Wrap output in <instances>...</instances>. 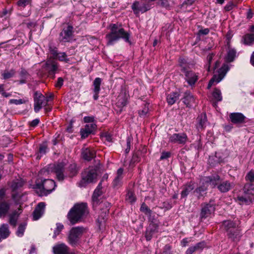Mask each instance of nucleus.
I'll use <instances>...</instances> for the list:
<instances>
[{
    "instance_id": "obj_1",
    "label": "nucleus",
    "mask_w": 254,
    "mask_h": 254,
    "mask_svg": "<svg viewBox=\"0 0 254 254\" xmlns=\"http://www.w3.org/2000/svg\"><path fill=\"white\" fill-rule=\"evenodd\" d=\"M110 29L111 32L106 36L107 45H113L120 39H123L126 42L131 44L129 40L130 34L126 31L121 25L112 24L110 25Z\"/></svg>"
},
{
    "instance_id": "obj_2",
    "label": "nucleus",
    "mask_w": 254,
    "mask_h": 254,
    "mask_svg": "<svg viewBox=\"0 0 254 254\" xmlns=\"http://www.w3.org/2000/svg\"><path fill=\"white\" fill-rule=\"evenodd\" d=\"M88 213L85 203L75 204L68 214V219L72 224L80 221Z\"/></svg>"
},
{
    "instance_id": "obj_3",
    "label": "nucleus",
    "mask_w": 254,
    "mask_h": 254,
    "mask_svg": "<svg viewBox=\"0 0 254 254\" xmlns=\"http://www.w3.org/2000/svg\"><path fill=\"white\" fill-rule=\"evenodd\" d=\"M223 225L229 238L234 242H237L240 240L241 235L240 230L237 228L238 224L230 220H226L223 222Z\"/></svg>"
},
{
    "instance_id": "obj_4",
    "label": "nucleus",
    "mask_w": 254,
    "mask_h": 254,
    "mask_svg": "<svg viewBox=\"0 0 254 254\" xmlns=\"http://www.w3.org/2000/svg\"><path fill=\"white\" fill-rule=\"evenodd\" d=\"M244 195L238 196L237 200L240 204H248L254 200V186L247 184L244 188Z\"/></svg>"
},
{
    "instance_id": "obj_5",
    "label": "nucleus",
    "mask_w": 254,
    "mask_h": 254,
    "mask_svg": "<svg viewBox=\"0 0 254 254\" xmlns=\"http://www.w3.org/2000/svg\"><path fill=\"white\" fill-rule=\"evenodd\" d=\"M97 177L96 171L95 169L85 170L82 174L81 180L78 183V187H85L88 184L96 182Z\"/></svg>"
},
{
    "instance_id": "obj_6",
    "label": "nucleus",
    "mask_w": 254,
    "mask_h": 254,
    "mask_svg": "<svg viewBox=\"0 0 254 254\" xmlns=\"http://www.w3.org/2000/svg\"><path fill=\"white\" fill-rule=\"evenodd\" d=\"M220 180V177L218 175H215L211 177H205L203 181L202 184L204 185L203 187H200L195 190L194 192L196 193L198 197H199L201 192H204L207 187L210 186L212 187H215Z\"/></svg>"
},
{
    "instance_id": "obj_7",
    "label": "nucleus",
    "mask_w": 254,
    "mask_h": 254,
    "mask_svg": "<svg viewBox=\"0 0 254 254\" xmlns=\"http://www.w3.org/2000/svg\"><path fill=\"white\" fill-rule=\"evenodd\" d=\"M229 69V67L228 64H224L218 70L217 74H215L212 79L209 81L207 88L209 89L214 83L217 84L220 82L224 77Z\"/></svg>"
},
{
    "instance_id": "obj_8",
    "label": "nucleus",
    "mask_w": 254,
    "mask_h": 254,
    "mask_svg": "<svg viewBox=\"0 0 254 254\" xmlns=\"http://www.w3.org/2000/svg\"><path fill=\"white\" fill-rule=\"evenodd\" d=\"M83 231L84 229L82 227L72 228L70 230L68 237L69 243L72 245H75L82 235Z\"/></svg>"
},
{
    "instance_id": "obj_9",
    "label": "nucleus",
    "mask_w": 254,
    "mask_h": 254,
    "mask_svg": "<svg viewBox=\"0 0 254 254\" xmlns=\"http://www.w3.org/2000/svg\"><path fill=\"white\" fill-rule=\"evenodd\" d=\"M39 189H42L44 194H47L51 192L55 188L56 184L54 181L51 179L45 180L42 184L36 185Z\"/></svg>"
},
{
    "instance_id": "obj_10",
    "label": "nucleus",
    "mask_w": 254,
    "mask_h": 254,
    "mask_svg": "<svg viewBox=\"0 0 254 254\" xmlns=\"http://www.w3.org/2000/svg\"><path fill=\"white\" fill-rule=\"evenodd\" d=\"M48 100L41 94L36 93L34 98V109L36 113L38 112L43 106L46 105Z\"/></svg>"
},
{
    "instance_id": "obj_11",
    "label": "nucleus",
    "mask_w": 254,
    "mask_h": 254,
    "mask_svg": "<svg viewBox=\"0 0 254 254\" xmlns=\"http://www.w3.org/2000/svg\"><path fill=\"white\" fill-rule=\"evenodd\" d=\"M184 60H180L181 66L182 67V71L185 73L186 80L190 85H194L198 79L196 74L191 71H187L183 67V62Z\"/></svg>"
},
{
    "instance_id": "obj_12",
    "label": "nucleus",
    "mask_w": 254,
    "mask_h": 254,
    "mask_svg": "<svg viewBox=\"0 0 254 254\" xmlns=\"http://www.w3.org/2000/svg\"><path fill=\"white\" fill-rule=\"evenodd\" d=\"M50 54L52 55L54 59H57L61 62L68 63L69 60L67 58V56L64 52H59L56 48H50Z\"/></svg>"
},
{
    "instance_id": "obj_13",
    "label": "nucleus",
    "mask_w": 254,
    "mask_h": 254,
    "mask_svg": "<svg viewBox=\"0 0 254 254\" xmlns=\"http://www.w3.org/2000/svg\"><path fill=\"white\" fill-rule=\"evenodd\" d=\"M188 140V137L185 133H174L169 137V141L173 143L184 144Z\"/></svg>"
},
{
    "instance_id": "obj_14",
    "label": "nucleus",
    "mask_w": 254,
    "mask_h": 254,
    "mask_svg": "<svg viewBox=\"0 0 254 254\" xmlns=\"http://www.w3.org/2000/svg\"><path fill=\"white\" fill-rule=\"evenodd\" d=\"M45 68L50 75L54 77V75L58 69V64L56 62L50 58L46 63Z\"/></svg>"
},
{
    "instance_id": "obj_15",
    "label": "nucleus",
    "mask_w": 254,
    "mask_h": 254,
    "mask_svg": "<svg viewBox=\"0 0 254 254\" xmlns=\"http://www.w3.org/2000/svg\"><path fill=\"white\" fill-rule=\"evenodd\" d=\"M131 8L135 14L139 12L143 13L148 10L150 8V5L149 4H140L138 1H135L132 4Z\"/></svg>"
},
{
    "instance_id": "obj_16",
    "label": "nucleus",
    "mask_w": 254,
    "mask_h": 254,
    "mask_svg": "<svg viewBox=\"0 0 254 254\" xmlns=\"http://www.w3.org/2000/svg\"><path fill=\"white\" fill-rule=\"evenodd\" d=\"M73 27L68 26L60 34L61 41L64 42H69L72 39Z\"/></svg>"
},
{
    "instance_id": "obj_17",
    "label": "nucleus",
    "mask_w": 254,
    "mask_h": 254,
    "mask_svg": "<svg viewBox=\"0 0 254 254\" xmlns=\"http://www.w3.org/2000/svg\"><path fill=\"white\" fill-rule=\"evenodd\" d=\"M116 100V106L118 108L119 111L121 112L127 104V96L126 93L122 92L118 96Z\"/></svg>"
},
{
    "instance_id": "obj_18",
    "label": "nucleus",
    "mask_w": 254,
    "mask_h": 254,
    "mask_svg": "<svg viewBox=\"0 0 254 254\" xmlns=\"http://www.w3.org/2000/svg\"><path fill=\"white\" fill-rule=\"evenodd\" d=\"M45 204L44 202H40L35 208L33 213V219L37 220L44 214L45 211Z\"/></svg>"
},
{
    "instance_id": "obj_19",
    "label": "nucleus",
    "mask_w": 254,
    "mask_h": 254,
    "mask_svg": "<svg viewBox=\"0 0 254 254\" xmlns=\"http://www.w3.org/2000/svg\"><path fill=\"white\" fill-rule=\"evenodd\" d=\"M214 211L215 207L213 204H207L202 208L200 217L201 218H205L210 216Z\"/></svg>"
},
{
    "instance_id": "obj_20",
    "label": "nucleus",
    "mask_w": 254,
    "mask_h": 254,
    "mask_svg": "<svg viewBox=\"0 0 254 254\" xmlns=\"http://www.w3.org/2000/svg\"><path fill=\"white\" fill-rule=\"evenodd\" d=\"M53 251L54 254H68L69 253L68 247L63 243L54 246Z\"/></svg>"
},
{
    "instance_id": "obj_21",
    "label": "nucleus",
    "mask_w": 254,
    "mask_h": 254,
    "mask_svg": "<svg viewBox=\"0 0 254 254\" xmlns=\"http://www.w3.org/2000/svg\"><path fill=\"white\" fill-rule=\"evenodd\" d=\"M230 118L232 123L240 124L244 122L245 117L242 113H233L230 115Z\"/></svg>"
},
{
    "instance_id": "obj_22",
    "label": "nucleus",
    "mask_w": 254,
    "mask_h": 254,
    "mask_svg": "<svg viewBox=\"0 0 254 254\" xmlns=\"http://www.w3.org/2000/svg\"><path fill=\"white\" fill-rule=\"evenodd\" d=\"M82 156L84 159L89 161L95 157V151L90 148H83Z\"/></svg>"
},
{
    "instance_id": "obj_23",
    "label": "nucleus",
    "mask_w": 254,
    "mask_h": 254,
    "mask_svg": "<svg viewBox=\"0 0 254 254\" xmlns=\"http://www.w3.org/2000/svg\"><path fill=\"white\" fill-rule=\"evenodd\" d=\"M233 186V185L228 181H225L221 183L218 186V190L222 192L228 191Z\"/></svg>"
},
{
    "instance_id": "obj_24",
    "label": "nucleus",
    "mask_w": 254,
    "mask_h": 254,
    "mask_svg": "<svg viewBox=\"0 0 254 254\" xmlns=\"http://www.w3.org/2000/svg\"><path fill=\"white\" fill-rule=\"evenodd\" d=\"M63 168L64 166L62 164H58L54 167V171L59 181H62L64 179V176L63 174Z\"/></svg>"
},
{
    "instance_id": "obj_25",
    "label": "nucleus",
    "mask_w": 254,
    "mask_h": 254,
    "mask_svg": "<svg viewBox=\"0 0 254 254\" xmlns=\"http://www.w3.org/2000/svg\"><path fill=\"white\" fill-rule=\"evenodd\" d=\"M194 98L190 92H186L185 94L184 103L187 106H191L194 102Z\"/></svg>"
},
{
    "instance_id": "obj_26",
    "label": "nucleus",
    "mask_w": 254,
    "mask_h": 254,
    "mask_svg": "<svg viewBox=\"0 0 254 254\" xmlns=\"http://www.w3.org/2000/svg\"><path fill=\"white\" fill-rule=\"evenodd\" d=\"M7 225L3 224L0 227V242L2 239L6 238L9 235Z\"/></svg>"
},
{
    "instance_id": "obj_27",
    "label": "nucleus",
    "mask_w": 254,
    "mask_h": 254,
    "mask_svg": "<svg viewBox=\"0 0 254 254\" xmlns=\"http://www.w3.org/2000/svg\"><path fill=\"white\" fill-rule=\"evenodd\" d=\"M101 184L100 183L97 188L95 190L93 195H92V201L94 204H97L98 202V197L101 194Z\"/></svg>"
},
{
    "instance_id": "obj_28",
    "label": "nucleus",
    "mask_w": 254,
    "mask_h": 254,
    "mask_svg": "<svg viewBox=\"0 0 254 254\" xmlns=\"http://www.w3.org/2000/svg\"><path fill=\"white\" fill-rule=\"evenodd\" d=\"M205 246L203 242L198 243L196 245L190 247L186 252V254H192L196 250H200Z\"/></svg>"
},
{
    "instance_id": "obj_29",
    "label": "nucleus",
    "mask_w": 254,
    "mask_h": 254,
    "mask_svg": "<svg viewBox=\"0 0 254 254\" xmlns=\"http://www.w3.org/2000/svg\"><path fill=\"white\" fill-rule=\"evenodd\" d=\"M179 94L177 92H174L169 94L167 97V100L169 104H174L179 99Z\"/></svg>"
},
{
    "instance_id": "obj_30",
    "label": "nucleus",
    "mask_w": 254,
    "mask_h": 254,
    "mask_svg": "<svg viewBox=\"0 0 254 254\" xmlns=\"http://www.w3.org/2000/svg\"><path fill=\"white\" fill-rule=\"evenodd\" d=\"M194 189L193 184L190 183L187 184L184 190L181 192V197H186L189 194V193L191 191Z\"/></svg>"
},
{
    "instance_id": "obj_31",
    "label": "nucleus",
    "mask_w": 254,
    "mask_h": 254,
    "mask_svg": "<svg viewBox=\"0 0 254 254\" xmlns=\"http://www.w3.org/2000/svg\"><path fill=\"white\" fill-rule=\"evenodd\" d=\"M236 56V50L234 49L229 48L226 57V61L228 62H232L234 61Z\"/></svg>"
},
{
    "instance_id": "obj_32",
    "label": "nucleus",
    "mask_w": 254,
    "mask_h": 254,
    "mask_svg": "<svg viewBox=\"0 0 254 254\" xmlns=\"http://www.w3.org/2000/svg\"><path fill=\"white\" fill-rule=\"evenodd\" d=\"M21 213V210L18 209V211H15L10 215L9 223L13 226H15L19 214Z\"/></svg>"
},
{
    "instance_id": "obj_33",
    "label": "nucleus",
    "mask_w": 254,
    "mask_h": 254,
    "mask_svg": "<svg viewBox=\"0 0 254 254\" xmlns=\"http://www.w3.org/2000/svg\"><path fill=\"white\" fill-rule=\"evenodd\" d=\"M254 42V34H247L243 37V43L245 45H251Z\"/></svg>"
},
{
    "instance_id": "obj_34",
    "label": "nucleus",
    "mask_w": 254,
    "mask_h": 254,
    "mask_svg": "<svg viewBox=\"0 0 254 254\" xmlns=\"http://www.w3.org/2000/svg\"><path fill=\"white\" fill-rule=\"evenodd\" d=\"M9 208V205L6 202L0 204V217L5 216Z\"/></svg>"
},
{
    "instance_id": "obj_35",
    "label": "nucleus",
    "mask_w": 254,
    "mask_h": 254,
    "mask_svg": "<svg viewBox=\"0 0 254 254\" xmlns=\"http://www.w3.org/2000/svg\"><path fill=\"white\" fill-rule=\"evenodd\" d=\"M26 227V223H23L19 225L18 229L16 231V235L19 237H21L24 235Z\"/></svg>"
},
{
    "instance_id": "obj_36",
    "label": "nucleus",
    "mask_w": 254,
    "mask_h": 254,
    "mask_svg": "<svg viewBox=\"0 0 254 254\" xmlns=\"http://www.w3.org/2000/svg\"><path fill=\"white\" fill-rule=\"evenodd\" d=\"M102 80L100 78H96L93 82L94 92H100Z\"/></svg>"
},
{
    "instance_id": "obj_37",
    "label": "nucleus",
    "mask_w": 254,
    "mask_h": 254,
    "mask_svg": "<svg viewBox=\"0 0 254 254\" xmlns=\"http://www.w3.org/2000/svg\"><path fill=\"white\" fill-rule=\"evenodd\" d=\"M197 121L198 122V127L203 128L206 123V118L205 115H201L197 118Z\"/></svg>"
},
{
    "instance_id": "obj_38",
    "label": "nucleus",
    "mask_w": 254,
    "mask_h": 254,
    "mask_svg": "<svg viewBox=\"0 0 254 254\" xmlns=\"http://www.w3.org/2000/svg\"><path fill=\"white\" fill-rule=\"evenodd\" d=\"M64 225L60 223H58L56 224V228L54 230V234L53 235V238H55L57 237L58 235L60 234L62 230L64 229Z\"/></svg>"
},
{
    "instance_id": "obj_39",
    "label": "nucleus",
    "mask_w": 254,
    "mask_h": 254,
    "mask_svg": "<svg viewBox=\"0 0 254 254\" xmlns=\"http://www.w3.org/2000/svg\"><path fill=\"white\" fill-rule=\"evenodd\" d=\"M212 96L214 99L217 101H220L222 100V97L220 90L216 89L214 90L212 93Z\"/></svg>"
},
{
    "instance_id": "obj_40",
    "label": "nucleus",
    "mask_w": 254,
    "mask_h": 254,
    "mask_svg": "<svg viewBox=\"0 0 254 254\" xmlns=\"http://www.w3.org/2000/svg\"><path fill=\"white\" fill-rule=\"evenodd\" d=\"M23 186V183L21 180H16L11 184V187L13 190H16L17 189L22 187Z\"/></svg>"
},
{
    "instance_id": "obj_41",
    "label": "nucleus",
    "mask_w": 254,
    "mask_h": 254,
    "mask_svg": "<svg viewBox=\"0 0 254 254\" xmlns=\"http://www.w3.org/2000/svg\"><path fill=\"white\" fill-rule=\"evenodd\" d=\"M96 126L94 123H91L86 125L85 131L88 133H92L96 128Z\"/></svg>"
},
{
    "instance_id": "obj_42",
    "label": "nucleus",
    "mask_w": 254,
    "mask_h": 254,
    "mask_svg": "<svg viewBox=\"0 0 254 254\" xmlns=\"http://www.w3.org/2000/svg\"><path fill=\"white\" fill-rule=\"evenodd\" d=\"M149 104L146 103L142 110L139 111L138 114L140 117L145 116L149 111Z\"/></svg>"
},
{
    "instance_id": "obj_43",
    "label": "nucleus",
    "mask_w": 254,
    "mask_h": 254,
    "mask_svg": "<svg viewBox=\"0 0 254 254\" xmlns=\"http://www.w3.org/2000/svg\"><path fill=\"white\" fill-rule=\"evenodd\" d=\"M15 74L14 70H11L10 71H4L2 73V76L4 79H8L12 77Z\"/></svg>"
},
{
    "instance_id": "obj_44",
    "label": "nucleus",
    "mask_w": 254,
    "mask_h": 254,
    "mask_svg": "<svg viewBox=\"0 0 254 254\" xmlns=\"http://www.w3.org/2000/svg\"><path fill=\"white\" fill-rule=\"evenodd\" d=\"M102 139L104 141H107L110 142L112 141V136L107 132H105L101 135Z\"/></svg>"
},
{
    "instance_id": "obj_45",
    "label": "nucleus",
    "mask_w": 254,
    "mask_h": 254,
    "mask_svg": "<svg viewBox=\"0 0 254 254\" xmlns=\"http://www.w3.org/2000/svg\"><path fill=\"white\" fill-rule=\"evenodd\" d=\"M126 200L130 203H132L135 201V198L132 192L129 191L127 192L126 195Z\"/></svg>"
},
{
    "instance_id": "obj_46",
    "label": "nucleus",
    "mask_w": 254,
    "mask_h": 254,
    "mask_svg": "<svg viewBox=\"0 0 254 254\" xmlns=\"http://www.w3.org/2000/svg\"><path fill=\"white\" fill-rule=\"evenodd\" d=\"M140 153L139 152H136L134 153L133 155L131 163H137L140 161V157L139 156Z\"/></svg>"
},
{
    "instance_id": "obj_47",
    "label": "nucleus",
    "mask_w": 254,
    "mask_h": 254,
    "mask_svg": "<svg viewBox=\"0 0 254 254\" xmlns=\"http://www.w3.org/2000/svg\"><path fill=\"white\" fill-rule=\"evenodd\" d=\"M140 210L146 214H150L151 212L150 210L148 208L147 206L144 203H143L141 205L140 207Z\"/></svg>"
},
{
    "instance_id": "obj_48",
    "label": "nucleus",
    "mask_w": 254,
    "mask_h": 254,
    "mask_svg": "<svg viewBox=\"0 0 254 254\" xmlns=\"http://www.w3.org/2000/svg\"><path fill=\"white\" fill-rule=\"evenodd\" d=\"M246 179L251 182H253L254 181V172L251 171L249 172L246 177Z\"/></svg>"
},
{
    "instance_id": "obj_49",
    "label": "nucleus",
    "mask_w": 254,
    "mask_h": 254,
    "mask_svg": "<svg viewBox=\"0 0 254 254\" xmlns=\"http://www.w3.org/2000/svg\"><path fill=\"white\" fill-rule=\"evenodd\" d=\"M30 0H19L17 2V4L19 6L24 7L30 2Z\"/></svg>"
},
{
    "instance_id": "obj_50",
    "label": "nucleus",
    "mask_w": 254,
    "mask_h": 254,
    "mask_svg": "<svg viewBox=\"0 0 254 254\" xmlns=\"http://www.w3.org/2000/svg\"><path fill=\"white\" fill-rule=\"evenodd\" d=\"M191 242V238L183 239L181 242V246L183 247H186L188 245V244Z\"/></svg>"
},
{
    "instance_id": "obj_51",
    "label": "nucleus",
    "mask_w": 254,
    "mask_h": 254,
    "mask_svg": "<svg viewBox=\"0 0 254 254\" xmlns=\"http://www.w3.org/2000/svg\"><path fill=\"white\" fill-rule=\"evenodd\" d=\"M47 150V147L46 145H42L40 146L39 148V153L42 155L45 154Z\"/></svg>"
},
{
    "instance_id": "obj_52",
    "label": "nucleus",
    "mask_w": 254,
    "mask_h": 254,
    "mask_svg": "<svg viewBox=\"0 0 254 254\" xmlns=\"http://www.w3.org/2000/svg\"><path fill=\"white\" fill-rule=\"evenodd\" d=\"M25 102L22 99H11L10 103L11 104H14L16 105H19L24 103Z\"/></svg>"
},
{
    "instance_id": "obj_53",
    "label": "nucleus",
    "mask_w": 254,
    "mask_h": 254,
    "mask_svg": "<svg viewBox=\"0 0 254 254\" xmlns=\"http://www.w3.org/2000/svg\"><path fill=\"white\" fill-rule=\"evenodd\" d=\"M209 32V30L208 28H205V29H200L198 31V35L200 36V35H206L207 34H208Z\"/></svg>"
},
{
    "instance_id": "obj_54",
    "label": "nucleus",
    "mask_w": 254,
    "mask_h": 254,
    "mask_svg": "<svg viewBox=\"0 0 254 254\" xmlns=\"http://www.w3.org/2000/svg\"><path fill=\"white\" fill-rule=\"evenodd\" d=\"M170 153L169 152H163L160 156L161 160H164L168 158L170 156Z\"/></svg>"
},
{
    "instance_id": "obj_55",
    "label": "nucleus",
    "mask_w": 254,
    "mask_h": 254,
    "mask_svg": "<svg viewBox=\"0 0 254 254\" xmlns=\"http://www.w3.org/2000/svg\"><path fill=\"white\" fill-rule=\"evenodd\" d=\"M64 80L62 77L58 78V80L55 84V86L57 88H61L63 84Z\"/></svg>"
},
{
    "instance_id": "obj_56",
    "label": "nucleus",
    "mask_w": 254,
    "mask_h": 254,
    "mask_svg": "<svg viewBox=\"0 0 254 254\" xmlns=\"http://www.w3.org/2000/svg\"><path fill=\"white\" fill-rule=\"evenodd\" d=\"M152 231L149 230V229H147L146 231V234H145V237L147 241H149L152 238Z\"/></svg>"
},
{
    "instance_id": "obj_57",
    "label": "nucleus",
    "mask_w": 254,
    "mask_h": 254,
    "mask_svg": "<svg viewBox=\"0 0 254 254\" xmlns=\"http://www.w3.org/2000/svg\"><path fill=\"white\" fill-rule=\"evenodd\" d=\"M122 179L116 177L113 181V185L114 187H117L121 184Z\"/></svg>"
},
{
    "instance_id": "obj_58",
    "label": "nucleus",
    "mask_w": 254,
    "mask_h": 254,
    "mask_svg": "<svg viewBox=\"0 0 254 254\" xmlns=\"http://www.w3.org/2000/svg\"><path fill=\"white\" fill-rule=\"evenodd\" d=\"M123 169L122 168H119L117 171V178L123 179Z\"/></svg>"
},
{
    "instance_id": "obj_59",
    "label": "nucleus",
    "mask_w": 254,
    "mask_h": 254,
    "mask_svg": "<svg viewBox=\"0 0 254 254\" xmlns=\"http://www.w3.org/2000/svg\"><path fill=\"white\" fill-rule=\"evenodd\" d=\"M213 57H214V55L213 54H210L208 55V56L207 57V61L208 63V68H207L208 70H209L210 62L212 60Z\"/></svg>"
},
{
    "instance_id": "obj_60",
    "label": "nucleus",
    "mask_w": 254,
    "mask_h": 254,
    "mask_svg": "<svg viewBox=\"0 0 254 254\" xmlns=\"http://www.w3.org/2000/svg\"><path fill=\"white\" fill-rule=\"evenodd\" d=\"M12 197H13V200L15 201V203L17 204H18L20 203L19 198L20 197V196L19 194H13Z\"/></svg>"
},
{
    "instance_id": "obj_61",
    "label": "nucleus",
    "mask_w": 254,
    "mask_h": 254,
    "mask_svg": "<svg viewBox=\"0 0 254 254\" xmlns=\"http://www.w3.org/2000/svg\"><path fill=\"white\" fill-rule=\"evenodd\" d=\"M71 177L74 176L77 173V170L75 165H71Z\"/></svg>"
},
{
    "instance_id": "obj_62",
    "label": "nucleus",
    "mask_w": 254,
    "mask_h": 254,
    "mask_svg": "<svg viewBox=\"0 0 254 254\" xmlns=\"http://www.w3.org/2000/svg\"><path fill=\"white\" fill-rule=\"evenodd\" d=\"M40 120L38 119H36L33 120L31 123H30V126L33 127H35L36 126L38 125V124L39 123Z\"/></svg>"
},
{
    "instance_id": "obj_63",
    "label": "nucleus",
    "mask_w": 254,
    "mask_h": 254,
    "mask_svg": "<svg viewBox=\"0 0 254 254\" xmlns=\"http://www.w3.org/2000/svg\"><path fill=\"white\" fill-rule=\"evenodd\" d=\"M80 132H81V137L82 138H85V137H87V136L90 133L87 132V131H85V128L84 129H82L81 130Z\"/></svg>"
},
{
    "instance_id": "obj_64",
    "label": "nucleus",
    "mask_w": 254,
    "mask_h": 254,
    "mask_svg": "<svg viewBox=\"0 0 254 254\" xmlns=\"http://www.w3.org/2000/svg\"><path fill=\"white\" fill-rule=\"evenodd\" d=\"M84 121L85 123H88V124L93 123V118L91 117H85L84 118Z\"/></svg>"
}]
</instances>
